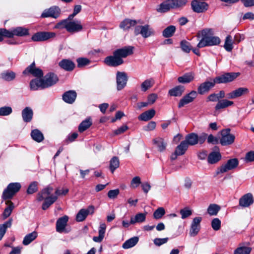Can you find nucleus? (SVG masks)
Returning a JSON list of instances; mask_svg holds the SVG:
<instances>
[{
  "label": "nucleus",
  "instance_id": "09e8293b",
  "mask_svg": "<svg viewBox=\"0 0 254 254\" xmlns=\"http://www.w3.org/2000/svg\"><path fill=\"white\" fill-rule=\"evenodd\" d=\"M120 165V161L118 157H113L110 161V169L112 173L117 169Z\"/></svg>",
  "mask_w": 254,
  "mask_h": 254
},
{
  "label": "nucleus",
  "instance_id": "a211bd4d",
  "mask_svg": "<svg viewBox=\"0 0 254 254\" xmlns=\"http://www.w3.org/2000/svg\"><path fill=\"white\" fill-rule=\"evenodd\" d=\"M197 95V92L195 91H191L180 100L178 104V107L179 108H182L185 105L192 102L196 97Z\"/></svg>",
  "mask_w": 254,
  "mask_h": 254
},
{
  "label": "nucleus",
  "instance_id": "4be33fe9",
  "mask_svg": "<svg viewBox=\"0 0 254 254\" xmlns=\"http://www.w3.org/2000/svg\"><path fill=\"white\" fill-rule=\"evenodd\" d=\"M133 49L134 47L132 46H127L121 49H117L114 52L116 53V55L122 59L123 58H126L128 56L132 55L133 54Z\"/></svg>",
  "mask_w": 254,
  "mask_h": 254
},
{
  "label": "nucleus",
  "instance_id": "a19ab883",
  "mask_svg": "<svg viewBox=\"0 0 254 254\" xmlns=\"http://www.w3.org/2000/svg\"><path fill=\"white\" fill-rule=\"evenodd\" d=\"M31 136L32 139L37 142H41L44 140L43 133L38 129L33 130L31 132Z\"/></svg>",
  "mask_w": 254,
  "mask_h": 254
},
{
  "label": "nucleus",
  "instance_id": "39448f33",
  "mask_svg": "<svg viewBox=\"0 0 254 254\" xmlns=\"http://www.w3.org/2000/svg\"><path fill=\"white\" fill-rule=\"evenodd\" d=\"M61 14V9L58 6H52L49 8L45 9L42 12L41 17L42 18L52 17L57 19Z\"/></svg>",
  "mask_w": 254,
  "mask_h": 254
},
{
  "label": "nucleus",
  "instance_id": "20e7f679",
  "mask_svg": "<svg viewBox=\"0 0 254 254\" xmlns=\"http://www.w3.org/2000/svg\"><path fill=\"white\" fill-rule=\"evenodd\" d=\"M19 183H10L5 189L2 193V198L4 199L11 198L21 188Z\"/></svg>",
  "mask_w": 254,
  "mask_h": 254
},
{
  "label": "nucleus",
  "instance_id": "680f3d73",
  "mask_svg": "<svg viewBox=\"0 0 254 254\" xmlns=\"http://www.w3.org/2000/svg\"><path fill=\"white\" fill-rule=\"evenodd\" d=\"M67 24L68 20H66V19L62 20L56 24V25L55 26V28L59 29H62L64 28L66 30Z\"/></svg>",
  "mask_w": 254,
  "mask_h": 254
},
{
  "label": "nucleus",
  "instance_id": "c85d7f7f",
  "mask_svg": "<svg viewBox=\"0 0 254 254\" xmlns=\"http://www.w3.org/2000/svg\"><path fill=\"white\" fill-rule=\"evenodd\" d=\"M197 139V134L196 133H190L186 136L185 140L184 141H186L188 146L189 145L192 146L198 143Z\"/></svg>",
  "mask_w": 254,
  "mask_h": 254
},
{
  "label": "nucleus",
  "instance_id": "79ce46f5",
  "mask_svg": "<svg viewBox=\"0 0 254 254\" xmlns=\"http://www.w3.org/2000/svg\"><path fill=\"white\" fill-rule=\"evenodd\" d=\"M194 78V74L192 73L189 72L185 74L182 76H180L178 78V80L180 83H188L193 80Z\"/></svg>",
  "mask_w": 254,
  "mask_h": 254
},
{
  "label": "nucleus",
  "instance_id": "bf43d9fd",
  "mask_svg": "<svg viewBox=\"0 0 254 254\" xmlns=\"http://www.w3.org/2000/svg\"><path fill=\"white\" fill-rule=\"evenodd\" d=\"M173 8H177L184 6L187 3V0H170Z\"/></svg>",
  "mask_w": 254,
  "mask_h": 254
},
{
  "label": "nucleus",
  "instance_id": "72a5a7b5",
  "mask_svg": "<svg viewBox=\"0 0 254 254\" xmlns=\"http://www.w3.org/2000/svg\"><path fill=\"white\" fill-rule=\"evenodd\" d=\"M45 200L42 206L43 210L47 209L52 204L55 202L57 200V196L51 195L49 198H44Z\"/></svg>",
  "mask_w": 254,
  "mask_h": 254
},
{
  "label": "nucleus",
  "instance_id": "f8f14e48",
  "mask_svg": "<svg viewBox=\"0 0 254 254\" xmlns=\"http://www.w3.org/2000/svg\"><path fill=\"white\" fill-rule=\"evenodd\" d=\"M117 89L118 91L123 89L127 81V76L125 72L118 71L116 74Z\"/></svg>",
  "mask_w": 254,
  "mask_h": 254
},
{
  "label": "nucleus",
  "instance_id": "4d7b16f0",
  "mask_svg": "<svg viewBox=\"0 0 254 254\" xmlns=\"http://www.w3.org/2000/svg\"><path fill=\"white\" fill-rule=\"evenodd\" d=\"M77 66L78 67H82L85 65L89 64L90 61L89 59L85 58H79L76 60Z\"/></svg>",
  "mask_w": 254,
  "mask_h": 254
},
{
  "label": "nucleus",
  "instance_id": "69168bd1",
  "mask_svg": "<svg viewBox=\"0 0 254 254\" xmlns=\"http://www.w3.org/2000/svg\"><path fill=\"white\" fill-rule=\"evenodd\" d=\"M141 184V179L138 176H136L134 177L130 183V187L132 188L135 189L139 186V185Z\"/></svg>",
  "mask_w": 254,
  "mask_h": 254
},
{
  "label": "nucleus",
  "instance_id": "0eeeda50",
  "mask_svg": "<svg viewBox=\"0 0 254 254\" xmlns=\"http://www.w3.org/2000/svg\"><path fill=\"white\" fill-rule=\"evenodd\" d=\"M238 165L239 161L237 158L230 159L227 161L226 164L222 165L218 169L217 174L224 173L233 170L237 168Z\"/></svg>",
  "mask_w": 254,
  "mask_h": 254
},
{
  "label": "nucleus",
  "instance_id": "473e14b6",
  "mask_svg": "<svg viewBox=\"0 0 254 254\" xmlns=\"http://www.w3.org/2000/svg\"><path fill=\"white\" fill-rule=\"evenodd\" d=\"M234 104V102L227 99H223L219 100L215 107L216 111L221 109H224L228 107L231 106Z\"/></svg>",
  "mask_w": 254,
  "mask_h": 254
},
{
  "label": "nucleus",
  "instance_id": "1a4fd4ad",
  "mask_svg": "<svg viewBox=\"0 0 254 254\" xmlns=\"http://www.w3.org/2000/svg\"><path fill=\"white\" fill-rule=\"evenodd\" d=\"M104 63L108 66L116 67L123 64L124 60L114 52L113 56L107 57L105 59Z\"/></svg>",
  "mask_w": 254,
  "mask_h": 254
},
{
  "label": "nucleus",
  "instance_id": "de8ad7c7",
  "mask_svg": "<svg viewBox=\"0 0 254 254\" xmlns=\"http://www.w3.org/2000/svg\"><path fill=\"white\" fill-rule=\"evenodd\" d=\"M154 83V80L152 78L144 80L141 84V90L142 92H146L153 86Z\"/></svg>",
  "mask_w": 254,
  "mask_h": 254
},
{
  "label": "nucleus",
  "instance_id": "5701e85b",
  "mask_svg": "<svg viewBox=\"0 0 254 254\" xmlns=\"http://www.w3.org/2000/svg\"><path fill=\"white\" fill-rule=\"evenodd\" d=\"M53 190L54 189L52 187L47 186L38 193V200L40 201L43 200L44 198H49L51 195H53L52 194Z\"/></svg>",
  "mask_w": 254,
  "mask_h": 254
},
{
  "label": "nucleus",
  "instance_id": "f3484780",
  "mask_svg": "<svg viewBox=\"0 0 254 254\" xmlns=\"http://www.w3.org/2000/svg\"><path fill=\"white\" fill-rule=\"evenodd\" d=\"M191 5L192 10L197 13L203 12L208 8V4L205 2L196 0L192 1Z\"/></svg>",
  "mask_w": 254,
  "mask_h": 254
},
{
  "label": "nucleus",
  "instance_id": "37998d69",
  "mask_svg": "<svg viewBox=\"0 0 254 254\" xmlns=\"http://www.w3.org/2000/svg\"><path fill=\"white\" fill-rule=\"evenodd\" d=\"M5 203L8 206L4 209L2 213L4 219L10 216L14 207L13 203L10 200L6 201Z\"/></svg>",
  "mask_w": 254,
  "mask_h": 254
},
{
  "label": "nucleus",
  "instance_id": "f257e3e1",
  "mask_svg": "<svg viewBox=\"0 0 254 254\" xmlns=\"http://www.w3.org/2000/svg\"><path fill=\"white\" fill-rule=\"evenodd\" d=\"M201 33L202 38L197 45L198 48L218 45L220 44L221 41L218 37L210 36L213 34L212 29H204L202 31Z\"/></svg>",
  "mask_w": 254,
  "mask_h": 254
},
{
  "label": "nucleus",
  "instance_id": "e2e57ef3",
  "mask_svg": "<svg viewBox=\"0 0 254 254\" xmlns=\"http://www.w3.org/2000/svg\"><path fill=\"white\" fill-rule=\"evenodd\" d=\"M211 226L215 231H218L221 227V221L218 218H214L211 222Z\"/></svg>",
  "mask_w": 254,
  "mask_h": 254
},
{
  "label": "nucleus",
  "instance_id": "c03bdc74",
  "mask_svg": "<svg viewBox=\"0 0 254 254\" xmlns=\"http://www.w3.org/2000/svg\"><path fill=\"white\" fill-rule=\"evenodd\" d=\"M176 27L174 25H170L167 27L163 31L162 35L165 38H170L173 36L176 31Z\"/></svg>",
  "mask_w": 254,
  "mask_h": 254
},
{
  "label": "nucleus",
  "instance_id": "7c9ffc66",
  "mask_svg": "<svg viewBox=\"0 0 254 254\" xmlns=\"http://www.w3.org/2000/svg\"><path fill=\"white\" fill-rule=\"evenodd\" d=\"M43 81L42 79H33L30 82V87L31 90H37L38 89H45L43 87Z\"/></svg>",
  "mask_w": 254,
  "mask_h": 254
},
{
  "label": "nucleus",
  "instance_id": "412c9836",
  "mask_svg": "<svg viewBox=\"0 0 254 254\" xmlns=\"http://www.w3.org/2000/svg\"><path fill=\"white\" fill-rule=\"evenodd\" d=\"M68 220V217L64 215L58 219L56 222V231L59 233H62L65 232L67 233V231H65V227Z\"/></svg>",
  "mask_w": 254,
  "mask_h": 254
},
{
  "label": "nucleus",
  "instance_id": "bb28decb",
  "mask_svg": "<svg viewBox=\"0 0 254 254\" xmlns=\"http://www.w3.org/2000/svg\"><path fill=\"white\" fill-rule=\"evenodd\" d=\"M21 114L23 121L26 123H29L32 119L33 112L31 108L27 107L22 111Z\"/></svg>",
  "mask_w": 254,
  "mask_h": 254
},
{
  "label": "nucleus",
  "instance_id": "6ab92c4d",
  "mask_svg": "<svg viewBox=\"0 0 254 254\" xmlns=\"http://www.w3.org/2000/svg\"><path fill=\"white\" fill-rule=\"evenodd\" d=\"M216 82H215L214 78L212 81H205L201 83L198 87V93L200 95L208 92L212 88H213Z\"/></svg>",
  "mask_w": 254,
  "mask_h": 254
},
{
  "label": "nucleus",
  "instance_id": "dca6fc26",
  "mask_svg": "<svg viewBox=\"0 0 254 254\" xmlns=\"http://www.w3.org/2000/svg\"><path fill=\"white\" fill-rule=\"evenodd\" d=\"M249 93V90L246 87H240L235 90L228 93L226 97L230 99H234L243 95L247 94Z\"/></svg>",
  "mask_w": 254,
  "mask_h": 254
},
{
  "label": "nucleus",
  "instance_id": "6e6552de",
  "mask_svg": "<svg viewBox=\"0 0 254 254\" xmlns=\"http://www.w3.org/2000/svg\"><path fill=\"white\" fill-rule=\"evenodd\" d=\"M56 34L52 32H39L34 34L31 38L33 41H44L56 37Z\"/></svg>",
  "mask_w": 254,
  "mask_h": 254
},
{
  "label": "nucleus",
  "instance_id": "b1692460",
  "mask_svg": "<svg viewBox=\"0 0 254 254\" xmlns=\"http://www.w3.org/2000/svg\"><path fill=\"white\" fill-rule=\"evenodd\" d=\"M59 65L66 71H72L75 67V64L70 60L63 59L59 63Z\"/></svg>",
  "mask_w": 254,
  "mask_h": 254
},
{
  "label": "nucleus",
  "instance_id": "4c0bfd02",
  "mask_svg": "<svg viewBox=\"0 0 254 254\" xmlns=\"http://www.w3.org/2000/svg\"><path fill=\"white\" fill-rule=\"evenodd\" d=\"M38 236L37 232L33 231L32 233L26 235L23 240L22 244L25 245H28L33 241Z\"/></svg>",
  "mask_w": 254,
  "mask_h": 254
},
{
  "label": "nucleus",
  "instance_id": "e433bc0d",
  "mask_svg": "<svg viewBox=\"0 0 254 254\" xmlns=\"http://www.w3.org/2000/svg\"><path fill=\"white\" fill-rule=\"evenodd\" d=\"M185 90L184 87L182 85L177 86L169 91V94L172 96H181Z\"/></svg>",
  "mask_w": 254,
  "mask_h": 254
},
{
  "label": "nucleus",
  "instance_id": "aec40b11",
  "mask_svg": "<svg viewBox=\"0 0 254 254\" xmlns=\"http://www.w3.org/2000/svg\"><path fill=\"white\" fill-rule=\"evenodd\" d=\"M254 202L252 193H248L242 196L239 199V205L242 207H248Z\"/></svg>",
  "mask_w": 254,
  "mask_h": 254
},
{
  "label": "nucleus",
  "instance_id": "49530a36",
  "mask_svg": "<svg viewBox=\"0 0 254 254\" xmlns=\"http://www.w3.org/2000/svg\"><path fill=\"white\" fill-rule=\"evenodd\" d=\"M92 125V122L90 119H86L83 121L78 126V130L82 132L87 129Z\"/></svg>",
  "mask_w": 254,
  "mask_h": 254
},
{
  "label": "nucleus",
  "instance_id": "4468645a",
  "mask_svg": "<svg viewBox=\"0 0 254 254\" xmlns=\"http://www.w3.org/2000/svg\"><path fill=\"white\" fill-rule=\"evenodd\" d=\"M82 29L83 26L82 25L80 20H68L66 30L68 32L71 33H77L82 31Z\"/></svg>",
  "mask_w": 254,
  "mask_h": 254
},
{
  "label": "nucleus",
  "instance_id": "c756f323",
  "mask_svg": "<svg viewBox=\"0 0 254 254\" xmlns=\"http://www.w3.org/2000/svg\"><path fill=\"white\" fill-rule=\"evenodd\" d=\"M137 22L135 20L126 19L123 20L120 24V27L124 30H128L130 27L135 26Z\"/></svg>",
  "mask_w": 254,
  "mask_h": 254
},
{
  "label": "nucleus",
  "instance_id": "f03ea898",
  "mask_svg": "<svg viewBox=\"0 0 254 254\" xmlns=\"http://www.w3.org/2000/svg\"><path fill=\"white\" fill-rule=\"evenodd\" d=\"M135 36L141 35L143 38H147L155 35L154 29L149 24L136 26L134 30Z\"/></svg>",
  "mask_w": 254,
  "mask_h": 254
},
{
  "label": "nucleus",
  "instance_id": "338daca9",
  "mask_svg": "<svg viewBox=\"0 0 254 254\" xmlns=\"http://www.w3.org/2000/svg\"><path fill=\"white\" fill-rule=\"evenodd\" d=\"M120 193L119 189L110 190L108 192V196L111 199H115Z\"/></svg>",
  "mask_w": 254,
  "mask_h": 254
},
{
  "label": "nucleus",
  "instance_id": "ea45409f",
  "mask_svg": "<svg viewBox=\"0 0 254 254\" xmlns=\"http://www.w3.org/2000/svg\"><path fill=\"white\" fill-rule=\"evenodd\" d=\"M171 8H173L170 0H167L159 5V7L157 9V11L159 12H165L169 10Z\"/></svg>",
  "mask_w": 254,
  "mask_h": 254
},
{
  "label": "nucleus",
  "instance_id": "2f4dec72",
  "mask_svg": "<svg viewBox=\"0 0 254 254\" xmlns=\"http://www.w3.org/2000/svg\"><path fill=\"white\" fill-rule=\"evenodd\" d=\"M221 158V155L219 152H212L208 156L207 161L209 164H215Z\"/></svg>",
  "mask_w": 254,
  "mask_h": 254
},
{
  "label": "nucleus",
  "instance_id": "7ed1b4c3",
  "mask_svg": "<svg viewBox=\"0 0 254 254\" xmlns=\"http://www.w3.org/2000/svg\"><path fill=\"white\" fill-rule=\"evenodd\" d=\"M240 75V72H225L214 78L215 82L217 84L231 82L234 81Z\"/></svg>",
  "mask_w": 254,
  "mask_h": 254
},
{
  "label": "nucleus",
  "instance_id": "423d86ee",
  "mask_svg": "<svg viewBox=\"0 0 254 254\" xmlns=\"http://www.w3.org/2000/svg\"><path fill=\"white\" fill-rule=\"evenodd\" d=\"M230 128L223 129L221 130L222 137L220 142L223 146L232 144L234 142L235 136L230 133Z\"/></svg>",
  "mask_w": 254,
  "mask_h": 254
},
{
  "label": "nucleus",
  "instance_id": "3c124183",
  "mask_svg": "<svg viewBox=\"0 0 254 254\" xmlns=\"http://www.w3.org/2000/svg\"><path fill=\"white\" fill-rule=\"evenodd\" d=\"M225 49L228 52H231L233 48V40L232 38L230 35H228L225 39V44L224 45Z\"/></svg>",
  "mask_w": 254,
  "mask_h": 254
},
{
  "label": "nucleus",
  "instance_id": "cd10ccee",
  "mask_svg": "<svg viewBox=\"0 0 254 254\" xmlns=\"http://www.w3.org/2000/svg\"><path fill=\"white\" fill-rule=\"evenodd\" d=\"M155 115V111L151 109L141 114L138 119L139 121H148L153 118Z\"/></svg>",
  "mask_w": 254,
  "mask_h": 254
},
{
  "label": "nucleus",
  "instance_id": "a18cd8bd",
  "mask_svg": "<svg viewBox=\"0 0 254 254\" xmlns=\"http://www.w3.org/2000/svg\"><path fill=\"white\" fill-rule=\"evenodd\" d=\"M189 146L186 143V141H183L181 143L177 146L175 151L179 155H184L186 151L187 150Z\"/></svg>",
  "mask_w": 254,
  "mask_h": 254
},
{
  "label": "nucleus",
  "instance_id": "0e129e2a",
  "mask_svg": "<svg viewBox=\"0 0 254 254\" xmlns=\"http://www.w3.org/2000/svg\"><path fill=\"white\" fill-rule=\"evenodd\" d=\"M168 238H155L153 240V243L155 246L160 247L161 245L166 244L168 242Z\"/></svg>",
  "mask_w": 254,
  "mask_h": 254
},
{
  "label": "nucleus",
  "instance_id": "2eb2a0df",
  "mask_svg": "<svg viewBox=\"0 0 254 254\" xmlns=\"http://www.w3.org/2000/svg\"><path fill=\"white\" fill-rule=\"evenodd\" d=\"M202 220L201 217H196L193 218L190 231V235L191 237L195 236L200 229V222Z\"/></svg>",
  "mask_w": 254,
  "mask_h": 254
},
{
  "label": "nucleus",
  "instance_id": "ddd939ff",
  "mask_svg": "<svg viewBox=\"0 0 254 254\" xmlns=\"http://www.w3.org/2000/svg\"><path fill=\"white\" fill-rule=\"evenodd\" d=\"M94 206L90 205L87 209H81L77 213L76 216V220L77 222L84 221L89 214H92L94 212Z\"/></svg>",
  "mask_w": 254,
  "mask_h": 254
},
{
  "label": "nucleus",
  "instance_id": "774afa93",
  "mask_svg": "<svg viewBox=\"0 0 254 254\" xmlns=\"http://www.w3.org/2000/svg\"><path fill=\"white\" fill-rule=\"evenodd\" d=\"M192 213L190 210L187 208H184L180 210V214L182 219H185L190 216Z\"/></svg>",
  "mask_w": 254,
  "mask_h": 254
},
{
  "label": "nucleus",
  "instance_id": "a878e982",
  "mask_svg": "<svg viewBox=\"0 0 254 254\" xmlns=\"http://www.w3.org/2000/svg\"><path fill=\"white\" fill-rule=\"evenodd\" d=\"M153 144L155 145L160 152L165 150L167 144L164 138L160 137L155 138L152 140Z\"/></svg>",
  "mask_w": 254,
  "mask_h": 254
},
{
  "label": "nucleus",
  "instance_id": "c9c22d12",
  "mask_svg": "<svg viewBox=\"0 0 254 254\" xmlns=\"http://www.w3.org/2000/svg\"><path fill=\"white\" fill-rule=\"evenodd\" d=\"M0 78L4 80L10 81L15 78V73L12 71H4L0 73Z\"/></svg>",
  "mask_w": 254,
  "mask_h": 254
},
{
  "label": "nucleus",
  "instance_id": "58836bf2",
  "mask_svg": "<svg viewBox=\"0 0 254 254\" xmlns=\"http://www.w3.org/2000/svg\"><path fill=\"white\" fill-rule=\"evenodd\" d=\"M139 239L137 237H134L127 240L122 246L124 249H128L134 247L138 242Z\"/></svg>",
  "mask_w": 254,
  "mask_h": 254
},
{
  "label": "nucleus",
  "instance_id": "9d476101",
  "mask_svg": "<svg viewBox=\"0 0 254 254\" xmlns=\"http://www.w3.org/2000/svg\"><path fill=\"white\" fill-rule=\"evenodd\" d=\"M43 87L45 88L51 87L56 84L59 79L56 74L54 73L50 72L47 74L43 78Z\"/></svg>",
  "mask_w": 254,
  "mask_h": 254
},
{
  "label": "nucleus",
  "instance_id": "864d4df0",
  "mask_svg": "<svg viewBox=\"0 0 254 254\" xmlns=\"http://www.w3.org/2000/svg\"><path fill=\"white\" fill-rule=\"evenodd\" d=\"M180 46L182 50L187 53H190L191 50L190 44L186 40H182L180 43Z\"/></svg>",
  "mask_w": 254,
  "mask_h": 254
},
{
  "label": "nucleus",
  "instance_id": "052dcab7",
  "mask_svg": "<svg viewBox=\"0 0 254 254\" xmlns=\"http://www.w3.org/2000/svg\"><path fill=\"white\" fill-rule=\"evenodd\" d=\"M37 182H32L28 187L27 192L28 194H32L34 192H36L38 190L37 188Z\"/></svg>",
  "mask_w": 254,
  "mask_h": 254
},
{
  "label": "nucleus",
  "instance_id": "9b49d317",
  "mask_svg": "<svg viewBox=\"0 0 254 254\" xmlns=\"http://www.w3.org/2000/svg\"><path fill=\"white\" fill-rule=\"evenodd\" d=\"M8 32L9 34L6 35L7 38H12L14 36L23 37L29 34V29L23 27H17L11 31L8 30Z\"/></svg>",
  "mask_w": 254,
  "mask_h": 254
},
{
  "label": "nucleus",
  "instance_id": "8fccbe9b",
  "mask_svg": "<svg viewBox=\"0 0 254 254\" xmlns=\"http://www.w3.org/2000/svg\"><path fill=\"white\" fill-rule=\"evenodd\" d=\"M220 209V207L216 204H211L207 208V212L210 215H216Z\"/></svg>",
  "mask_w": 254,
  "mask_h": 254
},
{
  "label": "nucleus",
  "instance_id": "603ef678",
  "mask_svg": "<svg viewBox=\"0 0 254 254\" xmlns=\"http://www.w3.org/2000/svg\"><path fill=\"white\" fill-rule=\"evenodd\" d=\"M252 251V248L248 247H240L238 248L234 252V254H250Z\"/></svg>",
  "mask_w": 254,
  "mask_h": 254
},
{
  "label": "nucleus",
  "instance_id": "393cba45",
  "mask_svg": "<svg viewBox=\"0 0 254 254\" xmlns=\"http://www.w3.org/2000/svg\"><path fill=\"white\" fill-rule=\"evenodd\" d=\"M77 94L75 91L69 90L65 92L63 95V100L68 104L73 103L76 98Z\"/></svg>",
  "mask_w": 254,
  "mask_h": 254
},
{
  "label": "nucleus",
  "instance_id": "6e6d98bb",
  "mask_svg": "<svg viewBox=\"0 0 254 254\" xmlns=\"http://www.w3.org/2000/svg\"><path fill=\"white\" fill-rule=\"evenodd\" d=\"M165 214L163 207H159L153 213V217L155 219H159Z\"/></svg>",
  "mask_w": 254,
  "mask_h": 254
},
{
  "label": "nucleus",
  "instance_id": "13d9d810",
  "mask_svg": "<svg viewBox=\"0 0 254 254\" xmlns=\"http://www.w3.org/2000/svg\"><path fill=\"white\" fill-rule=\"evenodd\" d=\"M12 112V108L8 106L0 108V116H6L10 115Z\"/></svg>",
  "mask_w": 254,
  "mask_h": 254
},
{
  "label": "nucleus",
  "instance_id": "f704fd0d",
  "mask_svg": "<svg viewBox=\"0 0 254 254\" xmlns=\"http://www.w3.org/2000/svg\"><path fill=\"white\" fill-rule=\"evenodd\" d=\"M146 213H139L136 214L134 217L130 218V223L134 224L136 223H142L145 221Z\"/></svg>",
  "mask_w": 254,
  "mask_h": 254
},
{
  "label": "nucleus",
  "instance_id": "5fc2aeb1",
  "mask_svg": "<svg viewBox=\"0 0 254 254\" xmlns=\"http://www.w3.org/2000/svg\"><path fill=\"white\" fill-rule=\"evenodd\" d=\"M35 69H38L35 66V63L33 62L30 65L28 66L23 71V74L27 75L31 74L32 75L34 74V72L35 71Z\"/></svg>",
  "mask_w": 254,
  "mask_h": 254
}]
</instances>
